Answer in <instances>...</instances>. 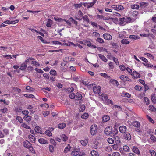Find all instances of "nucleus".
I'll return each mask as SVG.
<instances>
[{
	"label": "nucleus",
	"mask_w": 156,
	"mask_h": 156,
	"mask_svg": "<svg viewBox=\"0 0 156 156\" xmlns=\"http://www.w3.org/2000/svg\"><path fill=\"white\" fill-rule=\"evenodd\" d=\"M23 144L24 147L29 149V151L33 153H35V151L33 147L32 146L31 144L28 140H26L23 142Z\"/></svg>",
	"instance_id": "obj_1"
},
{
	"label": "nucleus",
	"mask_w": 156,
	"mask_h": 156,
	"mask_svg": "<svg viewBox=\"0 0 156 156\" xmlns=\"http://www.w3.org/2000/svg\"><path fill=\"white\" fill-rule=\"evenodd\" d=\"M98 126L96 124H93L91 126L90 128V132L91 135H94L98 133Z\"/></svg>",
	"instance_id": "obj_2"
},
{
	"label": "nucleus",
	"mask_w": 156,
	"mask_h": 156,
	"mask_svg": "<svg viewBox=\"0 0 156 156\" xmlns=\"http://www.w3.org/2000/svg\"><path fill=\"white\" fill-rule=\"evenodd\" d=\"M111 7L112 9L118 11H122L124 9L123 6L121 5H112Z\"/></svg>",
	"instance_id": "obj_3"
},
{
	"label": "nucleus",
	"mask_w": 156,
	"mask_h": 156,
	"mask_svg": "<svg viewBox=\"0 0 156 156\" xmlns=\"http://www.w3.org/2000/svg\"><path fill=\"white\" fill-rule=\"evenodd\" d=\"M97 17L98 18L101 19H103L104 20H107L108 22H110V21H113L114 20V18H105L104 16L103 15H97Z\"/></svg>",
	"instance_id": "obj_4"
},
{
	"label": "nucleus",
	"mask_w": 156,
	"mask_h": 156,
	"mask_svg": "<svg viewBox=\"0 0 156 156\" xmlns=\"http://www.w3.org/2000/svg\"><path fill=\"white\" fill-rule=\"evenodd\" d=\"M71 155L73 156H76L79 155V156H83L85 155V154L83 152H80L78 150L75 149L73 151H72Z\"/></svg>",
	"instance_id": "obj_5"
},
{
	"label": "nucleus",
	"mask_w": 156,
	"mask_h": 156,
	"mask_svg": "<svg viewBox=\"0 0 156 156\" xmlns=\"http://www.w3.org/2000/svg\"><path fill=\"white\" fill-rule=\"evenodd\" d=\"M112 127L111 126H109L107 127L105 129L104 132L105 134L107 135H110L111 132L112 131Z\"/></svg>",
	"instance_id": "obj_6"
},
{
	"label": "nucleus",
	"mask_w": 156,
	"mask_h": 156,
	"mask_svg": "<svg viewBox=\"0 0 156 156\" xmlns=\"http://www.w3.org/2000/svg\"><path fill=\"white\" fill-rule=\"evenodd\" d=\"M127 127L124 126H121L119 127V131L122 133H126L127 130Z\"/></svg>",
	"instance_id": "obj_7"
},
{
	"label": "nucleus",
	"mask_w": 156,
	"mask_h": 156,
	"mask_svg": "<svg viewBox=\"0 0 156 156\" xmlns=\"http://www.w3.org/2000/svg\"><path fill=\"white\" fill-rule=\"evenodd\" d=\"M101 90V88L99 86H95L93 87V91L94 93L99 94Z\"/></svg>",
	"instance_id": "obj_8"
},
{
	"label": "nucleus",
	"mask_w": 156,
	"mask_h": 156,
	"mask_svg": "<svg viewBox=\"0 0 156 156\" xmlns=\"http://www.w3.org/2000/svg\"><path fill=\"white\" fill-rule=\"evenodd\" d=\"M132 77L134 78H140V74L136 71H133L131 74Z\"/></svg>",
	"instance_id": "obj_9"
},
{
	"label": "nucleus",
	"mask_w": 156,
	"mask_h": 156,
	"mask_svg": "<svg viewBox=\"0 0 156 156\" xmlns=\"http://www.w3.org/2000/svg\"><path fill=\"white\" fill-rule=\"evenodd\" d=\"M103 36L105 39L111 40L112 38L111 35L108 33H105L103 35Z\"/></svg>",
	"instance_id": "obj_10"
},
{
	"label": "nucleus",
	"mask_w": 156,
	"mask_h": 156,
	"mask_svg": "<svg viewBox=\"0 0 156 156\" xmlns=\"http://www.w3.org/2000/svg\"><path fill=\"white\" fill-rule=\"evenodd\" d=\"M128 18L126 17H124L122 18H121L119 19V21H120V23L122 24H125L126 23H127L128 22Z\"/></svg>",
	"instance_id": "obj_11"
},
{
	"label": "nucleus",
	"mask_w": 156,
	"mask_h": 156,
	"mask_svg": "<svg viewBox=\"0 0 156 156\" xmlns=\"http://www.w3.org/2000/svg\"><path fill=\"white\" fill-rule=\"evenodd\" d=\"M53 23V21L50 18H48L47 20L46 23V26L48 27H51Z\"/></svg>",
	"instance_id": "obj_12"
},
{
	"label": "nucleus",
	"mask_w": 156,
	"mask_h": 156,
	"mask_svg": "<svg viewBox=\"0 0 156 156\" xmlns=\"http://www.w3.org/2000/svg\"><path fill=\"white\" fill-rule=\"evenodd\" d=\"M118 133V131L116 129H112L110 136L112 137H113L116 135Z\"/></svg>",
	"instance_id": "obj_13"
},
{
	"label": "nucleus",
	"mask_w": 156,
	"mask_h": 156,
	"mask_svg": "<svg viewBox=\"0 0 156 156\" xmlns=\"http://www.w3.org/2000/svg\"><path fill=\"white\" fill-rule=\"evenodd\" d=\"M125 133L124 135L125 138L128 140H130L131 139V136L130 134L128 132Z\"/></svg>",
	"instance_id": "obj_14"
},
{
	"label": "nucleus",
	"mask_w": 156,
	"mask_h": 156,
	"mask_svg": "<svg viewBox=\"0 0 156 156\" xmlns=\"http://www.w3.org/2000/svg\"><path fill=\"white\" fill-rule=\"evenodd\" d=\"M129 37L131 39L134 40L139 39L140 38V37L138 36L131 35L129 36Z\"/></svg>",
	"instance_id": "obj_15"
},
{
	"label": "nucleus",
	"mask_w": 156,
	"mask_h": 156,
	"mask_svg": "<svg viewBox=\"0 0 156 156\" xmlns=\"http://www.w3.org/2000/svg\"><path fill=\"white\" fill-rule=\"evenodd\" d=\"M28 138L32 143H35V142L36 138L33 135L30 134L28 135Z\"/></svg>",
	"instance_id": "obj_16"
},
{
	"label": "nucleus",
	"mask_w": 156,
	"mask_h": 156,
	"mask_svg": "<svg viewBox=\"0 0 156 156\" xmlns=\"http://www.w3.org/2000/svg\"><path fill=\"white\" fill-rule=\"evenodd\" d=\"M110 119V117L107 115H105L102 117L103 122H105L109 121Z\"/></svg>",
	"instance_id": "obj_17"
},
{
	"label": "nucleus",
	"mask_w": 156,
	"mask_h": 156,
	"mask_svg": "<svg viewBox=\"0 0 156 156\" xmlns=\"http://www.w3.org/2000/svg\"><path fill=\"white\" fill-rule=\"evenodd\" d=\"M99 57L103 61L107 62V59L103 55L101 54H98Z\"/></svg>",
	"instance_id": "obj_18"
},
{
	"label": "nucleus",
	"mask_w": 156,
	"mask_h": 156,
	"mask_svg": "<svg viewBox=\"0 0 156 156\" xmlns=\"http://www.w3.org/2000/svg\"><path fill=\"white\" fill-rule=\"evenodd\" d=\"M140 7L141 8H145L149 5V3L148 2H142L140 3Z\"/></svg>",
	"instance_id": "obj_19"
},
{
	"label": "nucleus",
	"mask_w": 156,
	"mask_h": 156,
	"mask_svg": "<svg viewBox=\"0 0 156 156\" xmlns=\"http://www.w3.org/2000/svg\"><path fill=\"white\" fill-rule=\"evenodd\" d=\"M82 96L81 94L79 93H77L75 94V98L76 100H80L82 99Z\"/></svg>",
	"instance_id": "obj_20"
},
{
	"label": "nucleus",
	"mask_w": 156,
	"mask_h": 156,
	"mask_svg": "<svg viewBox=\"0 0 156 156\" xmlns=\"http://www.w3.org/2000/svg\"><path fill=\"white\" fill-rule=\"evenodd\" d=\"M132 124L133 126L137 128H139L140 126V123L137 121L133 122Z\"/></svg>",
	"instance_id": "obj_21"
},
{
	"label": "nucleus",
	"mask_w": 156,
	"mask_h": 156,
	"mask_svg": "<svg viewBox=\"0 0 156 156\" xmlns=\"http://www.w3.org/2000/svg\"><path fill=\"white\" fill-rule=\"evenodd\" d=\"M120 42L123 44H129L130 42L127 39H123Z\"/></svg>",
	"instance_id": "obj_22"
},
{
	"label": "nucleus",
	"mask_w": 156,
	"mask_h": 156,
	"mask_svg": "<svg viewBox=\"0 0 156 156\" xmlns=\"http://www.w3.org/2000/svg\"><path fill=\"white\" fill-rule=\"evenodd\" d=\"M31 117L28 115H25L23 117V119L27 122H30L31 120Z\"/></svg>",
	"instance_id": "obj_23"
},
{
	"label": "nucleus",
	"mask_w": 156,
	"mask_h": 156,
	"mask_svg": "<svg viewBox=\"0 0 156 156\" xmlns=\"http://www.w3.org/2000/svg\"><path fill=\"white\" fill-rule=\"evenodd\" d=\"M38 141L41 144H45L48 143V141L43 138L38 139Z\"/></svg>",
	"instance_id": "obj_24"
},
{
	"label": "nucleus",
	"mask_w": 156,
	"mask_h": 156,
	"mask_svg": "<svg viewBox=\"0 0 156 156\" xmlns=\"http://www.w3.org/2000/svg\"><path fill=\"white\" fill-rule=\"evenodd\" d=\"M27 66L26 65V63H23L21 64L20 68V69L21 70H24L27 68Z\"/></svg>",
	"instance_id": "obj_25"
},
{
	"label": "nucleus",
	"mask_w": 156,
	"mask_h": 156,
	"mask_svg": "<svg viewBox=\"0 0 156 156\" xmlns=\"http://www.w3.org/2000/svg\"><path fill=\"white\" fill-rule=\"evenodd\" d=\"M35 130L36 132L38 133H42V131L41 129V128L39 126H37L35 127Z\"/></svg>",
	"instance_id": "obj_26"
},
{
	"label": "nucleus",
	"mask_w": 156,
	"mask_h": 156,
	"mask_svg": "<svg viewBox=\"0 0 156 156\" xmlns=\"http://www.w3.org/2000/svg\"><path fill=\"white\" fill-rule=\"evenodd\" d=\"M133 151L134 153H136L137 154H140V151L138 148L136 147H134L133 148Z\"/></svg>",
	"instance_id": "obj_27"
},
{
	"label": "nucleus",
	"mask_w": 156,
	"mask_h": 156,
	"mask_svg": "<svg viewBox=\"0 0 156 156\" xmlns=\"http://www.w3.org/2000/svg\"><path fill=\"white\" fill-rule=\"evenodd\" d=\"M120 78L124 81H129L128 77L124 75L120 76Z\"/></svg>",
	"instance_id": "obj_28"
},
{
	"label": "nucleus",
	"mask_w": 156,
	"mask_h": 156,
	"mask_svg": "<svg viewBox=\"0 0 156 156\" xmlns=\"http://www.w3.org/2000/svg\"><path fill=\"white\" fill-rule=\"evenodd\" d=\"M109 82L112 83L113 84L116 85V86H118L119 84L118 82L115 79H111Z\"/></svg>",
	"instance_id": "obj_29"
},
{
	"label": "nucleus",
	"mask_w": 156,
	"mask_h": 156,
	"mask_svg": "<svg viewBox=\"0 0 156 156\" xmlns=\"http://www.w3.org/2000/svg\"><path fill=\"white\" fill-rule=\"evenodd\" d=\"M83 5V3L81 2L79 4H74L73 6L75 9L79 8H80Z\"/></svg>",
	"instance_id": "obj_30"
},
{
	"label": "nucleus",
	"mask_w": 156,
	"mask_h": 156,
	"mask_svg": "<svg viewBox=\"0 0 156 156\" xmlns=\"http://www.w3.org/2000/svg\"><path fill=\"white\" fill-rule=\"evenodd\" d=\"M24 96L26 98H35V96L33 95L30 94H24Z\"/></svg>",
	"instance_id": "obj_31"
},
{
	"label": "nucleus",
	"mask_w": 156,
	"mask_h": 156,
	"mask_svg": "<svg viewBox=\"0 0 156 156\" xmlns=\"http://www.w3.org/2000/svg\"><path fill=\"white\" fill-rule=\"evenodd\" d=\"M98 144V142L97 141H95L94 143L92 145L93 148L97 149Z\"/></svg>",
	"instance_id": "obj_32"
},
{
	"label": "nucleus",
	"mask_w": 156,
	"mask_h": 156,
	"mask_svg": "<svg viewBox=\"0 0 156 156\" xmlns=\"http://www.w3.org/2000/svg\"><path fill=\"white\" fill-rule=\"evenodd\" d=\"M61 137L64 141H66L68 139L67 136L64 134H62L61 136Z\"/></svg>",
	"instance_id": "obj_33"
},
{
	"label": "nucleus",
	"mask_w": 156,
	"mask_h": 156,
	"mask_svg": "<svg viewBox=\"0 0 156 156\" xmlns=\"http://www.w3.org/2000/svg\"><path fill=\"white\" fill-rule=\"evenodd\" d=\"M90 154L92 156H99L98 153L95 150L91 151Z\"/></svg>",
	"instance_id": "obj_34"
},
{
	"label": "nucleus",
	"mask_w": 156,
	"mask_h": 156,
	"mask_svg": "<svg viewBox=\"0 0 156 156\" xmlns=\"http://www.w3.org/2000/svg\"><path fill=\"white\" fill-rule=\"evenodd\" d=\"M22 109L21 107H16L14 108V111L16 113L20 112L21 111Z\"/></svg>",
	"instance_id": "obj_35"
},
{
	"label": "nucleus",
	"mask_w": 156,
	"mask_h": 156,
	"mask_svg": "<svg viewBox=\"0 0 156 156\" xmlns=\"http://www.w3.org/2000/svg\"><path fill=\"white\" fill-rule=\"evenodd\" d=\"M66 126V124L64 123H60L58 125V127L59 128L63 129Z\"/></svg>",
	"instance_id": "obj_36"
},
{
	"label": "nucleus",
	"mask_w": 156,
	"mask_h": 156,
	"mask_svg": "<svg viewBox=\"0 0 156 156\" xmlns=\"http://www.w3.org/2000/svg\"><path fill=\"white\" fill-rule=\"evenodd\" d=\"M102 99L105 102L108 99V97L107 94H103L102 95Z\"/></svg>",
	"instance_id": "obj_37"
},
{
	"label": "nucleus",
	"mask_w": 156,
	"mask_h": 156,
	"mask_svg": "<svg viewBox=\"0 0 156 156\" xmlns=\"http://www.w3.org/2000/svg\"><path fill=\"white\" fill-rule=\"evenodd\" d=\"M100 75L104 77V78L108 79H109L110 78V76H109L107 74L104 73H101Z\"/></svg>",
	"instance_id": "obj_38"
},
{
	"label": "nucleus",
	"mask_w": 156,
	"mask_h": 156,
	"mask_svg": "<svg viewBox=\"0 0 156 156\" xmlns=\"http://www.w3.org/2000/svg\"><path fill=\"white\" fill-rule=\"evenodd\" d=\"M82 18L84 20L86 21L88 23H89L90 20L87 16H83Z\"/></svg>",
	"instance_id": "obj_39"
},
{
	"label": "nucleus",
	"mask_w": 156,
	"mask_h": 156,
	"mask_svg": "<svg viewBox=\"0 0 156 156\" xmlns=\"http://www.w3.org/2000/svg\"><path fill=\"white\" fill-rule=\"evenodd\" d=\"M89 114L87 113H84L81 116V117L83 119H86L89 117Z\"/></svg>",
	"instance_id": "obj_40"
},
{
	"label": "nucleus",
	"mask_w": 156,
	"mask_h": 156,
	"mask_svg": "<svg viewBox=\"0 0 156 156\" xmlns=\"http://www.w3.org/2000/svg\"><path fill=\"white\" fill-rule=\"evenodd\" d=\"M142 64L143 65H144L145 66H146L147 68H148L149 67L152 68L153 66V65L147 63H143Z\"/></svg>",
	"instance_id": "obj_41"
},
{
	"label": "nucleus",
	"mask_w": 156,
	"mask_h": 156,
	"mask_svg": "<svg viewBox=\"0 0 156 156\" xmlns=\"http://www.w3.org/2000/svg\"><path fill=\"white\" fill-rule=\"evenodd\" d=\"M88 142V140H81V143L82 145L83 146H85Z\"/></svg>",
	"instance_id": "obj_42"
},
{
	"label": "nucleus",
	"mask_w": 156,
	"mask_h": 156,
	"mask_svg": "<svg viewBox=\"0 0 156 156\" xmlns=\"http://www.w3.org/2000/svg\"><path fill=\"white\" fill-rule=\"evenodd\" d=\"M123 150L125 152H129V147L127 145H125L123 146Z\"/></svg>",
	"instance_id": "obj_43"
},
{
	"label": "nucleus",
	"mask_w": 156,
	"mask_h": 156,
	"mask_svg": "<svg viewBox=\"0 0 156 156\" xmlns=\"http://www.w3.org/2000/svg\"><path fill=\"white\" fill-rule=\"evenodd\" d=\"M16 119L17 120H18V121L20 123H22L23 122V120L22 119V118L19 116H17Z\"/></svg>",
	"instance_id": "obj_44"
},
{
	"label": "nucleus",
	"mask_w": 156,
	"mask_h": 156,
	"mask_svg": "<svg viewBox=\"0 0 156 156\" xmlns=\"http://www.w3.org/2000/svg\"><path fill=\"white\" fill-rule=\"evenodd\" d=\"M131 7L133 9H138L139 7V6L138 5L134 4L132 5Z\"/></svg>",
	"instance_id": "obj_45"
},
{
	"label": "nucleus",
	"mask_w": 156,
	"mask_h": 156,
	"mask_svg": "<svg viewBox=\"0 0 156 156\" xmlns=\"http://www.w3.org/2000/svg\"><path fill=\"white\" fill-rule=\"evenodd\" d=\"M148 109L149 110L154 112L156 111L155 108L152 105H150L149 106Z\"/></svg>",
	"instance_id": "obj_46"
},
{
	"label": "nucleus",
	"mask_w": 156,
	"mask_h": 156,
	"mask_svg": "<svg viewBox=\"0 0 156 156\" xmlns=\"http://www.w3.org/2000/svg\"><path fill=\"white\" fill-rule=\"evenodd\" d=\"M49 149L50 152L53 153L54 152L55 150L53 145H49Z\"/></svg>",
	"instance_id": "obj_47"
},
{
	"label": "nucleus",
	"mask_w": 156,
	"mask_h": 156,
	"mask_svg": "<svg viewBox=\"0 0 156 156\" xmlns=\"http://www.w3.org/2000/svg\"><path fill=\"white\" fill-rule=\"evenodd\" d=\"M71 148V147L69 144H68L67 146V147H65L64 149V152L65 153H67L69 151H70V149Z\"/></svg>",
	"instance_id": "obj_48"
},
{
	"label": "nucleus",
	"mask_w": 156,
	"mask_h": 156,
	"mask_svg": "<svg viewBox=\"0 0 156 156\" xmlns=\"http://www.w3.org/2000/svg\"><path fill=\"white\" fill-rule=\"evenodd\" d=\"M67 90L68 93H70L73 91L74 89L72 86H70L67 88Z\"/></svg>",
	"instance_id": "obj_49"
},
{
	"label": "nucleus",
	"mask_w": 156,
	"mask_h": 156,
	"mask_svg": "<svg viewBox=\"0 0 156 156\" xmlns=\"http://www.w3.org/2000/svg\"><path fill=\"white\" fill-rule=\"evenodd\" d=\"M23 127L28 129H30L31 128L30 127L28 126L25 123H23L21 125Z\"/></svg>",
	"instance_id": "obj_50"
},
{
	"label": "nucleus",
	"mask_w": 156,
	"mask_h": 156,
	"mask_svg": "<svg viewBox=\"0 0 156 156\" xmlns=\"http://www.w3.org/2000/svg\"><path fill=\"white\" fill-rule=\"evenodd\" d=\"M105 104L108 105L111 104V105H113V102L110 99H108L105 102Z\"/></svg>",
	"instance_id": "obj_51"
},
{
	"label": "nucleus",
	"mask_w": 156,
	"mask_h": 156,
	"mask_svg": "<svg viewBox=\"0 0 156 156\" xmlns=\"http://www.w3.org/2000/svg\"><path fill=\"white\" fill-rule=\"evenodd\" d=\"M50 73L51 75L54 76L56 75L57 74L56 71L54 70H51L50 72Z\"/></svg>",
	"instance_id": "obj_52"
},
{
	"label": "nucleus",
	"mask_w": 156,
	"mask_h": 156,
	"mask_svg": "<svg viewBox=\"0 0 156 156\" xmlns=\"http://www.w3.org/2000/svg\"><path fill=\"white\" fill-rule=\"evenodd\" d=\"M151 34L150 33H148V34H140V36L143 37H147L151 36Z\"/></svg>",
	"instance_id": "obj_53"
},
{
	"label": "nucleus",
	"mask_w": 156,
	"mask_h": 156,
	"mask_svg": "<svg viewBox=\"0 0 156 156\" xmlns=\"http://www.w3.org/2000/svg\"><path fill=\"white\" fill-rule=\"evenodd\" d=\"M26 90H29L30 91H28V92H30V91H32L34 90V89L33 88H32L31 87H30L29 86H27L26 87Z\"/></svg>",
	"instance_id": "obj_54"
},
{
	"label": "nucleus",
	"mask_w": 156,
	"mask_h": 156,
	"mask_svg": "<svg viewBox=\"0 0 156 156\" xmlns=\"http://www.w3.org/2000/svg\"><path fill=\"white\" fill-rule=\"evenodd\" d=\"M135 89L137 91H140L142 88V87L140 86L136 85L134 87Z\"/></svg>",
	"instance_id": "obj_55"
},
{
	"label": "nucleus",
	"mask_w": 156,
	"mask_h": 156,
	"mask_svg": "<svg viewBox=\"0 0 156 156\" xmlns=\"http://www.w3.org/2000/svg\"><path fill=\"white\" fill-rule=\"evenodd\" d=\"M96 41L100 43H104V41L103 39L101 38H98L96 39Z\"/></svg>",
	"instance_id": "obj_56"
},
{
	"label": "nucleus",
	"mask_w": 156,
	"mask_h": 156,
	"mask_svg": "<svg viewBox=\"0 0 156 156\" xmlns=\"http://www.w3.org/2000/svg\"><path fill=\"white\" fill-rule=\"evenodd\" d=\"M149 152L151 156H156V153L154 150H150Z\"/></svg>",
	"instance_id": "obj_57"
},
{
	"label": "nucleus",
	"mask_w": 156,
	"mask_h": 156,
	"mask_svg": "<svg viewBox=\"0 0 156 156\" xmlns=\"http://www.w3.org/2000/svg\"><path fill=\"white\" fill-rule=\"evenodd\" d=\"M144 54L147 56L148 57H149L150 58H151L152 59H154V57L153 55H152L151 54L148 53H144Z\"/></svg>",
	"instance_id": "obj_58"
},
{
	"label": "nucleus",
	"mask_w": 156,
	"mask_h": 156,
	"mask_svg": "<svg viewBox=\"0 0 156 156\" xmlns=\"http://www.w3.org/2000/svg\"><path fill=\"white\" fill-rule=\"evenodd\" d=\"M31 63L32 64L35 65L36 66H40V65L38 62L34 61H32Z\"/></svg>",
	"instance_id": "obj_59"
},
{
	"label": "nucleus",
	"mask_w": 156,
	"mask_h": 156,
	"mask_svg": "<svg viewBox=\"0 0 156 156\" xmlns=\"http://www.w3.org/2000/svg\"><path fill=\"white\" fill-rule=\"evenodd\" d=\"M108 142L109 143L112 144H113L114 142V140L112 138H109L108 139Z\"/></svg>",
	"instance_id": "obj_60"
},
{
	"label": "nucleus",
	"mask_w": 156,
	"mask_h": 156,
	"mask_svg": "<svg viewBox=\"0 0 156 156\" xmlns=\"http://www.w3.org/2000/svg\"><path fill=\"white\" fill-rule=\"evenodd\" d=\"M112 58H113V59L115 63V64H116V65H119V62L118 61V59L116 58L115 57H112Z\"/></svg>",
	"instance_id": "obj_61"
},
{
	"label": "nucleus",
	"mask_w": 156,
	"mask_h": 156,
	"mask_svg": "<svg viewBox=\"0 0 156 156\" xmlns=\"http://www.w3.org/2000/svg\"><path fill=\"white\" fill-rule=\"evenodd\" d=\"M132 14L133 17H136L138 14V12L137 11H134L132 12Z\"/></svg>",
	"instance_id": "obj_62"
},
{
	"label": "nucleus",
	"mask_w": 156,
	"mask_h": 156,
	"mask_svg": "<svg viewBox=\"0 0 156 156\" xmlns=\"http://www.w3.org/2000/svg\"><path fill=\"white\" fill-rule=\"evenodd\" d=\"M69 20L72 21V22L73 23L75 24L76 25H77L78 23L72 17H70L69 18Z\"/></svg>",
	"instance_id": "obj_63"
},
{
	"label": "nucleus",
	"mask_w": 156,
	"mask_h": 156,
	"mask_svg": "<svg viewBox=\"0 0 156 156\" xmlns=\"http://www.w3.org/2000/svg\"><path fill=\"white\" fill-rule=\"evenodd\" d=\"M45 134L49 136H51L52 135V133L49 130H46L45 132Z\"/></svg>",
	"instance_id": "obj_64"
}]
</instances>
